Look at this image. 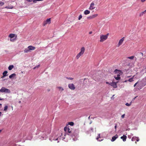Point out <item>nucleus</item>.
Segmentation results:
<instances>
[{"instance_id": "obj_1", "label": "nucleus", "mask_w": 146, "mask_h": 146, "mask_svg": "<svg viewBox=\"0 0 146 146\" xmlns=\"http://www.w3.org/2000/svg\"><path fill=\"white\" fill-rule=\"evenodd\" d=\"M109 34L107 33L106 35H104L101 34L100 35V41L102 42L106 40L108 38Z\"/></svg>"}, {"instance_id": "obj_2", "label": "nucleus", "mask_w": 146, "mask_h": 146, "mask_svg": "<svg viewBox=\"0 0 146 146\" xmlns=\"http://www.w3.org/2000/svg\"><path fill=\"white\" fill-rule=\"evenodd\" d=\"M114 72L115 74H118L117 75V76L116 77H115V79L117 80H119L120 79V74H122V72L121 71L117 69L115 70Z\"/></svg>"}, {"instance_id": "obj_3", "label": "nucleus", "mask_w": 146, "mask_h": 146, "mask_svg": "<svg viewBox=\"0 0 146 146\" xmlns=\"http://www.w3.org/2000/svg\"><path fill=\"white\" fill-rule=\"evenodd\" d=\"M85 50V48L84 47H83L81 48L80 52L78 53L76 56V58L78 59L84 53Z\"/></svg>"}, {"instance_id": "obj_4", "label": "nucleus", "mask_w": 146, "mask_h": 146, "mask_svg": "<svg viewBox=\"0 0 146 146\" xmlns=\"http://www.w3.org/2000/svg\"><path fill=\"white\" fill-rule=\"evenodd\" d=\"M146 84H144L141 81L138 84V85L137 86V89L139 90L141 89Z\"/></svg>"}, {"instance_id": "obj_5", "label": "nucleus", "mask_w": 146, "mask_h": 146, "mask_svg": "<svg viewBox=\"0 0 146 146\" xmlns=\"http://www.w3.org/2000/svg\"><path fill=\"white\" fill-rule=\"evenodd\" d=\"M0 92H5V93H10L11 91L10 90L4 87H3L0 90Z\"/></svg>"}, {"instance_id": "obj_6", "label": "nucleus", "mask_w": 146, "mask_h": 146, "mask_svg": "<svg viewBox=\"0 0 146 146\" xmlns=\"http://www.w3.org/2000/svg\"><path fill=\"white\" fill-rule=\"evenodd\" d=\"M51 23L50 18L48 19L46 21H44L43 23V26H44L47 24H50Z\"/></svg>"}, {"instance_id": "obj_7", "label": "nucleus", "mask_w": 146, "mask_h": 146, "mask_svg": "<svg viewBox=\"0 0 146 146\" xmlns=\"http://www.w3.org/2000/svg\"><path fill=\"white\" fill-rule=\"evenodd\" d=\"M95 4L94 2L93 1L90 4V6L89 8V9L90 10H93L95 9L96 7L94 6Z\"/></svg>"}, {"instance_id": "obj_8", "label": "nucleus", "mask_w": 146, "mask_h": 146, "mask_svg": "<svg viewBox=\"0 0 146 146\" xmlns=\"http://www.w3.org/2000/svg\"><path fill=\"white\" fill-rule=\"evenodd\" d=\"M98 16L97 14L92 15L87 17V19H92L97 17Z\"/></svg>"}, {"instance_id": "obj_9", "label": "nucleus", "mask_w": 146, "mask_h": 146, "mask_svg": "<svg viewBox=\"0 0 146 146\" xmlns=\"http://www.w3.org/2000/svg\"><path fill=\"white\" fill-rule=\"evenodd\" d=\"M68 86L70 89L72 90H74L75 88L74 85L73 84H69Z\"/></svg>"}, {"instance_id": "obj_10", "label": "nucleus", "mask_w": 146, "mask_h": 146, "mask_svg": "<svg viewBox=\"0 0 146 146\" xmlns=\"http://www.w3.org/2000/svg\"><path fill=\"white\" fill-rule=\"evenodd\" d=\"M124 40V37H123L121 39L119 40L118 44L117 46L118 47H119L122 44Z\"/></svg>"}, {"instance_id": "obj_11", "label": "nucleus", "mask_w": 146, "mask_h": 146, "mask_svg": "<svg viewBox=\"0 0 146 146\" xmlns=\"http://www.w3.org/2000/svg\"><path fill=\"white\" fill-rule=\"evenodd\" d=\"M110 85L112 86L114 88H115L117 87V83L115 82H112L110 83Z\"/></svg>"}, {"instance_id": "obj_12", "label": "nucleus", "mask_w": 146, "mask_h": 146, "mask_svg": "<svg viewBox=\"0 0 146 146\" xmlns=\"http://www.w3.org/2000/svg\"><path fill=\"white\" fill-rule=\"evenodd\" d=\"M28 48L29 49V51L31 50H34L35 49V47L32 46H28Z\"/></svg>"}, {"instance_id": "obj_13", "label": "nucleus", "mask_w": 146, "mask_h": 146, "mask_svg": "<svg viewBox=\"0 0 146 146\" xmlns=\"http://www.w3.org/2000/svg\"><path fill=\"white\" fill-rule=\"evenodd\" d=\"M117 137L118 135L117 134L115 136H113L112 137L111 139V141H114L117 138Z\"/></svg>"}, {"instance_id": "obj_14", "label": "nucleus", "mask_w": 146, "mask_h": 146, "mask_svg": "<svg viewBox=\"0 0 146 146\" xmlns=\"http://www.w3.org/2000/svg\"><path fill=\"white\" fill-rule=\"evenodd\" d=\"M121 138L122 139L123 141H126V139H127V136L125 135H123L122 136H121Z\"/></svg>"}, {"instance_id": "obj_15", "label": "nucleus", "mask_w": 146, "mask_h": 146, "mask_svg": "<svg viewBox=\"0 0 146 146\" xmlns=\"http://www.w3.org/2000/svg\"><path fill=\"white\" fill-rule=\"evenodd\" d=\"M135 75L133 76L132 78L129 79L127 81L130 82H131L134 81L133 79L134 77H135Z\"/></svg>"}, {"instance_id": "obj_16", "label": "nucleus", "mask_w": 146, "mask_h": 146, "mask_svg": "<svg viewBox=\"0 0 146 146\" xmlns=\"http://www.w3.org/2000/svg\"><path fill=\"white\" fill-rule=\"evenodd\" d=\"M16 76V74L15 73H13L11 74L9 76V78H10L11 79L13 77H15Z\"/></svg>"}, {"instance_id": "obj_17", "label": "nucleus", "mask_w": 146, "mask_h": 146, "mask_svg": "<svg viewBox=\"0 0 146 146\" xmlns=\"http://www.w3.org/2000/svg\"><path fill=\"white\" fill-rule=\"evenodd\" d=\"M57 88H58L59 91H62L64 90V89L62 87H57Z\"/></svg>"}, {"instance_id": "obj_18", "label": "nucleus", "mask_w": 146, "mask_h": 146, "mask_svg": "<svg viewBox=\"0 0 146 146\" xmlns=\"http://www.w3.org/2000/svg\"><path fill=\"white\" fill-rule=\"evenodd\" d=\"M64 130L66 131H68V132L70 133V131H69V128H68L67 127H64Z\"/></svg>"}, {"instance_id": "obj_19", "label": "nucleus", "mask_w": 146, "mask_h": 146, "mask_svg": "<svg viewBox=\"0 0 146 146\" xmlns=\"http://www.w3.org/2000/svg\"><path fill=\"white\" fill-rule=\"evenodd\" d=\"M84 13L85 15H86L90 13V11L88 10H86L84 11Z\"/></svg>"}, {"instance_id": "obj_20", "label": "nucleus", "mask_w": 146, "mask_h": 146, "mask_svg": "<svg viewBox=\"0 0 146 146\" xmlns=\"http://www.w3.org/2000/svg\"><path fill=\"white\" fill-rule=\"evenodd\" d=\"M14 68V66L13 65H11L9 66L8 67V69L9 70H11Z\"/></svg>"}, {"instance_id": "obj_21", "label": "nucleus", "mask_w": 146, "mask_h": 146, "mask_svg": "<svg viewBox=\"0 0 146 146\" xmlns=\"http://www.w3.org/2000/svg\"><path fill=\"white\" fill-rule=\"evenodd\" d=\"M15 36V34H11L9 35V37L11 38H12L14 37Z\"/></svg>"}, {"instance_id": "obj_22", "label": "nucleus", "mask_w": 146, "mask_h": 146, "mask_svg": "<svg viewBox=\"0 0 146 146\" xmlns=\"http://www.w3.org/2000/svg\"><path fill=\"white\" fill-rule=\"evenodd\" d=\"M29 49L27 48H25L24 50V52L25 53H28L29 51Z\"/></svg>"}, {"instance_id": "obj_23", "label": "nucleus", "mask_w": 146, "mask_h": 146, "mask_svg": "<svg viewBox=\"0 0 146 146\" xmlns=\"http://www.w3.org/2000/svg\"><path fill=\"white\" fill-rule=\"evenodd\" d=\"M8 73V72L7 71H5L3 73V75H4V76H7V74Z\"/></svg>"}, {"instance_id": "obj_24", "label": "nucleus", "mask_w": 146, "mask_h": 146, "mask_svg": "<svg viewBox=\"0 0 146 146\" xmlns=\"http://www.w3.org/2000/svg\"><path fill=\"white\" fill-rule=\"evenodd\" d=\"M8 108V106L7 105H5L4 109V111H6Z\"/></svg>"}, {"instance_id": "obj_25", "label": "nucleus", "mask_w": 146, "mask_h": 146, "mask_svg": "<svg viewBox=\"0 0 146 146\" xmlns=\"http://www.w3.org/2000/svg\"><path fill=\"white\" fill-rule=\"evenodd\" d=\"M134 56H129L127 57V58H128L129 59H130L131 60H133L134 59Z\"/></svg>"}, {"instance_id": "obj_26", "label": "nucleus", "mask_w": 146, "mask_h": 146, "mask_svg": "<svg viewBox=\"0 0 146 146\" xmlns=\"http://www.w3.org/2000/svg\"><path fill=\"white\" fill-rule=\"evenodd\" d=\"M68 124L69 125L71 126H73L74 125V123L73 122H70L68 123Z\"/></svg>"}, {"instance_id": "obj_27", "label": "nucleus", "mask_w": 146, "mask_h": 146, "mask_svg": "<svg viewBox=\"0 0 146 146\" xmlns=\"http://www.w3.org/2000/svg\"><path fill=\"white\" fill-rule=\"evenodd\" d=\"M131 102L130 104H129L127 103L125 104V105L127 106H130L131 105Z\"/></svg>"}, {"instance_id": "obj_28", "label": "nucleus", "mask_w": 146, "mask_h": 146, "mask_svg": "<svg viewBox=\"0 0 146 146\" xmlns=\"http://www.w3.org/2000/svg\"><path fill=\"white\" fill-rule=\"evenodd\" d=\"M43 0H33V2L34 3H36L37 1H43Z\"/></svg>"}, {"instance_id": "obj_29", "label": "nucleus", "mask_w": 146, "mask_h": 146, "mask_svg": "<svg viewBox=\"0 0 146 146\" xmlns=\"http://www.w3.org/2000/svg\"><path fill=\"white\" fill-rule=\"evenodd\" d=\"M4 4V3L3 2L0 1V7L2 6Z\"/></svg>"}, {"instance_id": "obj_30", "label": "nucleus", "mask_w": 146, "mask_h": 146, "mask_svg": "<svg viewBox=\"0 0 146 146\" xmlns=\"http://www.w3.org/2000/svg\"><path fill=\"white\" fill-rule=\"evenodd\" d=\"M136 137H133L132 138L131 140H132V141H135V140H136Z\"/></svg>"}, {"instance_id": "obj_31", "label": "nucleus", "mask_w": 146, "mask_h": 146, "mask_svg": "<svg viewBox=\"0 0 146 146\" xmlns=\"http://www.w3.org/2000/svg\"><path fill=\"white\" fill-rule=\"evenodd\" d=\"M82 18V16L81 15H80L79 16L78 19L80 20Z\"/></svg>"}, {"instance_id": "obj_32", "label": "nucleus", "mask_w": 146, "mask_h": 146, "mask_svg": "<svg viewBox=\"0 0 146 146\" xmlns=\"http://www.w3.org/2000/svg\"><path fill=\"white\" fill-rule=\"evenodd\" d=\"M98 136H99V137L98 138V137L97 138H96L98 140V141H101L102 140V139H101V140H98V139L100 137V134H98Z\"/></svg>"}, {"instance_id": "obj_33", "label": "nucleus", "mask_w": 146, "mask_h": 146, "mask_svg": "<svg viewBox=\"0 0 146 146\" xmlns=\"http://www.w3.org/2000/svg\"><path fill=\"white\" fill-rule=\"evenodd\" d=\"M66 78L68 79V80H72L73 79V78H68V77H66Z\"/></svg>"}, {"instance_id": "obj_34", "label": "nucleus", "mask_w": 146, "mask_h": 146, "mask_svg": "<svg viewBox=\"0 0 146 146\" xmlns=\"http://www.w3.org/2000/svg\"><path fill=\"white\" fill-rule=\"evenodd\" d=\"M139 81H138L136 83H135L134 84V87H135L136 86V85H138V84L139 83Z\"/></svg>"}, {"instance_id": "obj_35", "label": "nucleus", "mask_w": 146, "mask_h": 146, "mask_svg": "<svg viewBox=\"0 0 146 146\" xmlns=\"http://www.w3.org/2000/svg\"><path fill=\"white\" fill-rule=\"evenodd\" d=\"M125 114H123L121 116V118H123V119L124 118V117H125Z\"/></svg>"}, {"instance_id": "obj_36", "label": "nucleus", "mask_w": 146, "mask_h": 146, "mask_svg": "<svg viewBox=\"0 0 146 146\" xmlns=\"http://www.w3.org/2000/svg\"><path fill=\"white\" fill-rule=\"evenodd\" d=\"M40 66V65H38V66H35V67H34L33 68V69H35L36 68H38Z\"/></svg>"}, {"instance_id": "obj_37", "label": "nucleus", "mask_w": 146, "mask_h": 146, "mask_svg": "<svg viewBox=\"0 0 146 146\" xmlns=\"http://www.w3.org/2000/svg\"><path fill=\"white\" fill-rule=\"evenodd\" d=\"M143 15V14L141 12L139 14V17H141Z\"/></svg>"}, {"instance_id": "obj_38", "label": "nucleus", "mask_w": 146, "mask_h": 146, "mask_svg": "<svg viewBox=\"0 0 146 146\" xmlns=\"http://www.w3.org/2000/svg\"><path fill=\"white\" fill-rule=\"evenodd\" d=\"M136 140L137 141H139V139L138 138L136 137Z\"/></svg>"}, {"instance_id": "obj_39", "label": "nucleus", "mask_w": 146, "mask_h": 146, "mask_svg": "<svg viewBox=\"0 0 146 146\" xmlns=\"http://www.w3.org/2000/svg\"><path fill=\"white\" fill-rule=\"evenodd\" d=\"M146 1V0H141V2H144Z\"/></svg>"}, {"instance_id": "obj_40", "label": "nucleus", "mask_w": 146, "mask_h": 146, "mask_svg": "<svg viewBox=\"0 0 146 146\" xmlns=\"http://www.w3.org/2000/svg\"><path fill=\"white\" fill-rule=\"evenodd\" d=\"M141 13L143 14H143H145L146 13L144 11L142 12Z\"/></svg>"}, {"instance_id": "obj_41", "label": "nucleus", "mask_w": 146, "mask_h": 146, "mask_svg": "<svg viewBox=\"0 0 146 146\" xmlns=\"http://www.w3.org/2000/svg\"><path fill=\"white\" fill-rule=\"evenodd\" d=\"M144 70L145 72H146V66H145V67L144 68Z\"/></svg>"}, {"instance_id": "obj_42", "label": "nucleus", "mask_w": 146, "mask_h": 146, "mask_svg": "<svg viewBox=\"0 0 146 146\" xmlns=\"http://www.w3.org/2000/svg\"><path fill=\"white\" fill-rule=\"evenodd\" d=\"M27 1H28V2H30L32 0H27Z\"/></svg>"}, {"instance_id": "obj_43", "label": "nucleus", "mask_w": 146, "mask_h": 146, "mask_svg": "<svg viewBox=\"0 0 146 146\" xmlns=\"http://www.w3.org/2000/svg\"><path fill=\"white\" fill-rule=\"evenodd\" d=\"M92 31H90L89 32V34H92Z\"/></svg>"}, {"instance_id": "obj_44", "label": "nucleus", "mask_w": 146, "mask_h": 146, "mask_svg": "<svg viewBox=\"0 0 146 146\" xmlns=\"http://www.w3.org/2000/svg\"><path fill=\"white\" fill-rule=\"evenodd\" d=\"M106 84H109L110 85V83H109L108 82H106Z\"/></svg>"}, {"instance_id": "obj_45", "label": "nucleus", "mask_w": 146, "mask_h": 146, "mask_svg": "<svg viewBox=\"0 0 146 146\" xmlns=\"http://www.w3.org/2000/svg\"><path fill=\"white\" fill-rule=\"evenodd\" d=\"M5 77V76H4V75H3V76H2V77H1V78H4V77Z\"/></svg>"}, {"instance_id": "obj_46", "label": "nucleus", "mask_w": 146, "mask_h": 146, "mask_svg": "<svg viewBox=\"0 0 146 146\" xmlns=\"http://www.w3.org/2000/svg\"><path fill=\"white\" fill-rule=\"evenodd\" d=\"M2 114V113L1 112H0V116Z\"/></svg>"}, {"instance_id": "obj_47", "label": "nucleus", "mask_w": 146, "mask_h": 146, "mask_svg": "<svg viewBox=\"0 0 146 146\" xmlns=\"http://www.w3.org/2000/svg\"><path fill=\"white\" fill-rule=\"evenodd\" d=\"M116 125L115 126V129H116Z\"/></svg>"}, {"instance_id": "obj_48", "label": "nucleus", "mask_w": 146, "mask_h": 146, "mask_svg": "<svg viewBox=\"0 0 146 146\" xmlns=\"http://www.w3.org/2000/svg\"><path fill=\"white\" fill-rule=\"evenodd\" d=\"M5 8H7V9H9V8L8 7H5Z\"/></svg>"}, {"instance_id": "obj_49", "label": "nucleus", "mask_w": 146, "mask_h": 146, "mask_svg": "<svg viewBox=\"0 0 146 146\" xmlns=\"http://www.w3.org/2000/svg\"><path fill=\"white\" fill-rule=\"evenodd\" d=\"M127 81V80H125L124 81V82H127V81Z\"/></svg>"}, {"instance_id": "obj_50", "label": "nucleus", "mask_w": 146, "mask_h": 146, "mask_svg": "<svg viewBox=\"0 0 146 146\" xmlns=\"http://www.w3.org/2000/svg\"><path fill=\"white\" fill-rule=\"evenodd\" d=\"M11 108H12V110H13V107L12 106V107H11Z\"/></svg>"}, {"instance_id": "obj_51", "label": "nucleus", "mask_w": 146, "mask_h": 146, "mask_svg": "<svg viewBox=\"0 0 146 146\" xmlns=\"http://www.w3.org/2000/svg\"><path fill=\"white\" fill-rule=\"evenodd\" d=\"M3 100V99H1V98H0V100Z\"/></svg>"}, {"instance_id": "obj_52", "label": "nucleus", "mask_w": 146, "mask_h": 146, "mask_svg": "<svg viewBox=\"0 0 146 146\" xmlns=\"http://www.w3.org/2000/svg\"><path fill=\"white\" fill-rule=\"evenodd\" d=\"M2 130H0V133H1V131Z\"/></svg>"}, {"instance_id": "obj_53", "label": "nucleus", "mask_w": 146, "mask_h": 146, "mask_svg": "<svg viewBox=\"0 0 146 146\" xmlns=\"http://www.w3.org/2000/svg\"><path fill=\"white\" fill-rule=\"evenodd\" d=\"M2 105V104H0V106H1Z\"/></svg>"}, {"instance_id": "obj_54", "label": "nucleus", "mask_w": 146, "mask_h": 146, "mask_svg": "<svg viewBox=\"0 0 146 146\" xmlns=\"http://www.w3.org/2000/svg\"><path fill=\"white\" fill-rule=\"evenodd\" d=\"M144 11L146 13V9Z\"/></svg>"}, {"instance_id": "obj_55", "label": "nucleus", "mask_w": 146, "mask_h": 146, "mask_svg": "<svg viewBox=\"0 0 146 146\" xmlns=\"http://www.w3.org/2000/svg\"><path fill=\"white\" fill-rule=\"evenodd\" d=\"M137 97H137H135V98H134V99H135V98Z\"/></svg>"}, {"instance_id": "obj_56", "label": "nucleus", "mask_w": 146, "mask_h": 146, "mask_svg": "<svg viewBox=\"0 0 146 146\" xmlns=\"http://www.w3.org/2000/svg\"><path fill=\"white\" fill-rule=\"evenodd\" d=\"M90 116H89V117H88L89 119L90 118Z\"/></svg>"}, {"instance_id": "obj_57", "label": "nucleus", "mask_w": 146, "mask_h": 146, "mask_svg": "<svg viewBox=\"0 0 146 146\" xmlns=\"http://www.w3.org/2000/svg\"><path fill=\"white\" fill-rule=\"evenodd\" d=\"M21 102L20 101L19 102V103H21Z\"/></svg>"}, {"instance_id": "obj_58", "label": "nucleus", "mask_w": 146, "mask_h": 146, "mask_svg": "<svg viewBox=\"0 0 146 146\" xmlns=\"http://www.w3.org/2000/svg\"><path fill=\"white\" fill-rule=\"evenodd\" d=\"M10 40H11V41H12V40H11V39H10Z\"/></svg>"}, {"instance_id": "obj_59", "label": "nucleus", "mask_w": 146, "mask_h": 146, "mask_svg": "<svg viewBox=\"0 0 146 146\" xmlns=\"http://www.w3.org/2000/svg\"><path fill=\"white\" fill-rule=\"evenodd\" d=\"M135 143H137L136 142H135Z\"/></svg>"}]
</instances>
